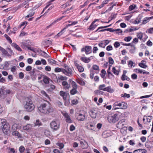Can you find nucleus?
Wrapping results in <instances>:
<instances>
[{
  "label": "nucleus",
  "instance_id": "15",
  "mask_svg": "<svg viewBox=\"0 0 153 153\" xmlns=\"http://www.w3.org/2000/svg\"><path fill=\"white\" fill-rule=\"evenodd\" d=\"M62 85L63 88L65 90H68L71 88V85L70 84L66 81H63L62 83Z\"/></svg>",
  "mask_w": 153,
  "mask_h": 153
},
{
  "label": "nucleus",
  "instance_id": "26",
  "mask_svg": "<svg viewBox=\"0 0 153 153\" xmlns=\"http://www.w3.org/2000/svg\"><path fill=\"white\" fill-rule=\"evenodd\" d=\"M152 18H153V16L149 18L146 17L144 18L143 20L142 24H146L149 21L150 19H152Z\"/></svg>",
  "mask_w": 153,
  "mask_h": 153
},
{
  "label": "nucleus",
  "instance_id": "28",
  "mask_svg": "<svg viewBox=\"0 0 153 153\" xmlns=\"http://www.w3.org/2000/svg\"><path fill=\"white\" fill-rule=\"evenodd\" d=\"M67 79V78L65 76H63L60 75L57 78V80H66Z\"/></svg>",
  "mask_w": 153,
  "mask_h": 153
},
{
  "label": "nucleus",
  "instance_id": "36",
  "mask_svg": "<svg viewBox=\"0 0 153 153\" xmlns=\"http://www.w3.org/2000/svg\"><path fill=\"white\" fill-rule=\"evenodd\" d=\"M106 87H105V84H102L100 85L99 87V89L100 90H102L105 91Z\"/></svg>",
  "mask_w": 153,
  "mask_h": 153
},
{
  "label": "nucleus",
  "instance_id": "31",
  "mask_svg": "<svg viewBox=\"0 0 153 153\" xmlns=\"http://www.w3.org/2000/svg\"><path fill=\"white\" fill-rule=\"evenodd\" d=\"M60 95L63 97L64 100H65L66 98V95L65 92L63 91H61L59 92Z\"/></svg>",
  "mask_w": 153,
  "mask_h": 153
},
{
  "label": "nucleus",
  "instance_id": "5",
  "mask_svg": "<svg viewBox=\"0 0 153 153\" xmlns=\"http://www.w3.org/2000/svg\"><path fill=\"white\" fill-rule=\"evenodd\" d=\"M0 127L6 130L10 128L9 126L7 124L6 120L5 119L1 118H0Z\"/></svg>",
  "mask_w": 153,
  "mask_h": 153
},
{
  "label": "nucleus",
  "instance_id": "51",
  "mask_svg": "<svg viewBox=\"0 0 153 153\" xmlns=\"http://www.w3.org/2000/svg\"><path fill=\"white\" fill-rule=\"evenodd\" d=\"M4 37L6 38V39L9 42L10 44H11L12 42V41L10 38L7 35L5 34L4 35Z\"/></svg>",
  "mask_w": 153,
  "mask_h": 153
},
{
  "label": "nucleus",
  "instance_id": "61",
  "mask_svg": "<svg viewBox=\"0 0 153 153\" xmlns=\"http://www.w3.org/2000/svg\"><path fill=\"white\" fill-rule=\"evenodd\" d=\"M0 51H1L3 54L7 53V51L1 46H0Z\"/></svg>",
  "mask_w": 153,
  "mask_h": 153
},
{
  "label": "nucleus",
  "instance_id": "21",
  "mask_svg": "<svg viewBox=\"0 0 153 153\" xmlns=\"http://www.w3.org/2000/svg\"><path fill=\"white\" fill-rule=\"evenodd\" d=\"M64 17V16H62L61 17L58 18L57 19L55 20L54 22H53L51 24H50L49 25L47 26L46 28H48L50 27L52 25H54L56 22L60 21Z\"/></svg>",
  "mask_w": 153,
  "mask_h": 153
},
{
  "label": "nucleus",
  "instance_id": "62",
  "mask_svg": "<svg viewBox=\"0 0 153 153\" xmlns=\"http://www.w3.org/2000/svg\"><path fill=\"white\" fill-rule=\"evenodd\" d=\"M98 45L99 47L102 48H105V45L104 44L102 41L101 43L98 44Z\"/></svg>",
  "mask_w": 153,
  "mask_h": 153
},
{
  "label": "nucleus",
  "instance_id": "34",
  "mask_svg": "<svg viewBox=\"0 0 153 153\" xmlns=\"http://www.w3.org/2000/svg\"><path fill=\"white\" fill-rule=\"evenodd\" d=\"M63 70L64 68L58 67L55 68L54 69V71L55 72H62L63 73Z\"/></svg>",
  "mask_w": 153,
  "mask_h": 153
},
{
  "label": "nucleus",
  "instance_id": "23",
  "mask_svg": "<svg viewBox=\"0 0 153 153\" xmlns=\"http://www.w3.org/2000/svg\"><path fill=\"white\" fill-rule=\"evenodd\" d=\"M123 122H124V120H122L119 122L118 124L117 125V127L119 128H121L124 125L123 123Z\"/></svg>",
  "mask_w": 153,
  "mask_h": 153
},
{
  "label": "nucleus",
  "instance_id": "52",
  "mask_svg": "<svg viewBox=\"0 0 153 153\" xmlns=\"http://www.w3.org/2000/svg\"><path fill=\"white\" fill-rule=\"evenodd\" d=\"M43 81L44 83L45 84H48L49 82L48 78L47 76L44 77Z\"/></svg>",
  "mask_w": 153,
  "mask_h": 153
},
{
  "label": "nucleus",
  "instance_id": "12",
  "mask_svg": "<svg viewBox=\"0 0 153 153\" xmlns=\"http://www.w3.org/2000/svg\"><path fill=\"white\" fill-rule=\"evenodd\" d=\"M108 120L110 123H115V114L113 113L109 114Z\"/></svg>",
  "mask_w": 153,
  "mask_h": 153
},
{
  "label": "nucleus",
  "instance_id": "13",
  "mask_svg": "<svg viewBox=\"0 0 153 153\" xmlns=\"http://www.w3.org/2000/svg\"><path fill=\"white\" fill-rule=\"evenodd\" d=\"M63 115L66 122L69 123L72 122V121L71 120L70 116L67 113H65L63 114Z\"/></svg>",
  "mask_w": 153,
  "mask_h": 153
},
{
  "label": "nucleus",
  "instance_id": "25",
  "mask_svg": "<svg viewBox=\"0 0 153 153\" xmlns=\"http://www.w3.org/2000/svg\"><path fill=\"white\" fill-rule=\"evenodd\" d=\"M134 153H145L146 150L144 149H140L135 150Z\"/></svg>",
  "mask_w": 153,
  "mask_h": 153
},
{
  "label": "nucleus",
  "instance_id": "8",
  "mask_svg": "<svg viewBox=\"0 0 153 153\" xmlns=\"http://www.w3.org/2000/svg\"><path fill=\"white\" fill-rule=\"evenodd\" d=\"M91 49L92 48L91 46H86L85 47L82 48L81 49V51L82 52L85 51L86 54L88 55L91 53Z\"/></svg>",
  "mask_w": 153,
  "mask_h": 153
},
{
  "label": "nucleus",
  "instance_id": "20",
  "mask_svg": "<svg viewBox=\"0 0 153 153\" xmlns=\"http://www.w3.org/2000/svg\"><path fill=\"white\" fill-rule=\"evenodd\" d=\"M64 17V16H62L61 17L58 18L57 19L55 20L54 22H53L51 24H50L49 25L47 26L46 28H48L50 27L52 25H54L56 22L60 21Z\"/></svg>",
  "mask_w": 153,
  "mask_h": 153
},
{
  "label": "nucleus",
  "instance_id": "55",
  "mask_svg": "<svg viewBox=\"0 0 153 153\" xmlns=\"http://www.w3.org/2000/svg\"><path fill=\"white\" fill-rule=\"evenodd\" d=\"M4 69L7 68L9 65V64L7 62H5L3 64Z\"/></svg>",
  "mask_w": 153,
  "mask_h": 153
},
{
  "label": "nucleus",
  "instance_id": "46",
  "mask_svg": "<svg viewBox=\"0 0 153 153\" xmlns=\"http://www.w3.org/2000/svg\"><path fill=\"white\" fill-rule=\"evenodd\" d=\"M141 21V19L140 17H138L134 21V23L135 24H139Z\"/></svg>",
  "mask_w": 153,
  "mask_h": 153
},
{
  "label": "nucleus",
  "instance_id": "1",
  "mask_svg": "<svg viewBox=\"0 0 153 153\" xmlns=\"http://www.w3.org/2000/svg\"><path fill=\"white\" fill-rule=\"evenodd\" d=\"M43 101V102L38 107V109L43 114L49 115L54 112V109L48 101L45 100Z\"/></svg>",
  "mask_w": 153,
  "mask_h": 153
},
{
  "label": "nucleus",
  "instance_id": "63",
  "mask_svg": "<svg viewBox=\"0 0 153 153\" xmlns=\"http://www.w3.org/2000/svg\"><path fill=\"white\" fill-rule=\"evenodd\" d=\"M25 150V148L22 146H21L19 149V151L21 153L24 152Z\"/></svg>",
  "mask_w": 153,
  "mask_h": 153
},
{
  "label": "nucleus",
  "instance_id": "2",
  "mask_svg": "<svg viewBox=\"0 0 153 153\" xmlns=\"http://www.w3.org/2000/svg\"><path fill=\"white\" fill-rule=\"evenodd\" d=\"M25 110L27 112H31L35 108V105L31 100L27 98L26 101V103L24 106Z\"/></svg>",
  "mask_w": 153,
  "mask_h": 153
},
{
  "label": "nucleus",
  "instance_id": "9",
  "mask_svg": "<svg viewBox=\"0 0 153 153\" xmlns=\"http://www.w3.org/2000/svg\"><path fill=\"white\" fill-rule=\"evenodd\" d=\"M97 109H93L90 111L89 114L92 118H95L97 116Z\"/></svg>",
  "mask_w": 153,
  "mask_h": 153
},
{
  "label": "nucleus",
  "instance_id": "19",
  "mask_svg": "<svg viewBox=\"0 0 153 153\" xmlns=\"http://www.w3.org/2000/svg\"><path fill=\"white\" fill-rule=\"evenodd\" d=\"M80 59L83 62L86 63L89 62L91 61V59L90 58L86 57H82L80 58Z\"/></svg>",
  "mask_w": 153,
  "mask_h": 153
},
{
  "label": "nucleus",
  "instance_id": "29",
  "mask_svg": "<svg viewBox=\"0 0 153 153\" xmlns=\"http://www.w3.org/2000/svg\"><path fill=\"white\" fill-rule=\"evenodd\" d=\"M76 82L81 85H84L85 84V82L82 79H77Z\"/></svg>",
  "mask_w": 153,
  "mask_h": 153
},
{
  "label": "nucleus",
  "instance_id": "50",
  "mask_svg": "<svg viewBox=\"0 0 153 153\" xmlns=\"http://www.w3.org/2000/svg\"><path fill=\"white\" fill-rule=\"evenodd\" d=\"M27 22L26 21H25L22 23L21 25L19 26V27L20 28L22 27L23 26L25 25V26L24 27V28H25V26L27 25Z\"/></svg>",
  "mask_w": 153,
  "mask_h": 153
},
{
  "label": "nucleus",
  "instance_id": "33",
  "mask_svg": "<svg viewBox=\"0 0 153 153\" xmlns=\"http://www.w3.org/2000/svg\"><path fill=\"white\" fill-rule=\"evenodd\" d=\"M111 65H110L109 68L107 70V73L108 74V77L109 78H112V77H114V76L111 73L110 71V69L111 66Z\"/></svg>",
  "mask_w": 153,
  "mask_h": 153
},
{
  "label": "nucleus",
  "instance_id": "56",
  "mask_svg": "<svg viewBox=\"0 0 153 153\" xmlns=\"http://www.w3.org/2000/svg\"><path fill=\"white\" fill-rule=\"evenodd\" d=\"M77 68H78V71L81 72H83L84 71V68L81 66L79 65L78 66Z\"/></svg>",
  "mask_w": 153,
  "mask_h": 153
},
{
  "label": "nucleus",
  "instance_id": "37",
  "mask_svg": "<svg viewBox=\"0 0 153 153\" xmlns=\"http://www.w3.org/2000/svg\"><path fill=\"white\" fill-rule=\"evenodd\" d=\"M42 125V123L41 122H40L39 120H36V122L34 123L35 126H39Z\"/></svg>",
  "mask_w": 153,
  "mask_h": 153
},
{
  "label": "nucleus",
  "instance_id": "11",
  "mask_svg": "<svg viewBox=\"0 0 153 153\" xmlns=\"http://www.w3.org/2000/svg\"><path fill=\"white\" fill-rule=\"evenodd\" d=\"M111 26V25H108V26H106L104 27H99L98 29H97V30L96 31V32H97L99 30V32H103L104 31L106 30L107 31H109L110 32H111L112 31V29L111 28H108V29H102L101 30H100V29H102L104 28H105L106 27H110Z\"/></svg>",
  "mask_w": 153,
  "mask_h": 153
},
{
  "label": "nucleus",
  "instance_id": "16",
  "mask_svg": "<svg viewBox=\"0 0 153 153\" xmlns=\"http://www.w3.org/2000/svg\"><path fill=\"white\" fill-rule=\"evenodd\" d=\"M134 71L136 73H142L143 74H149V72L146 71L145 70H141L140 69H135L134 70Z\"/></svg>",
  "mask_w": 153,
  "mask_h": 153
},
{
  "label": "nucleus",
  "instance_id": "27",
  "mask_svg": "<svg viewBox=\"0 0 153 153\" xmlns=\"http://www.w3.org/2000/svg\"><path fill=\"white\" fill-rule=\"evenodd\" d=\"M32 125L31 124H28L24 126L23 127V128L24 130H28L30 129L32 127Z\"/></svg>",
  "mask_w": 153,
  "mask_h": 153
},
{
  "label": "nucleus",
  "instance_id": "6",
  "mask_svg": "<svg viewBox=\"0 0 153 153\" xmlns=\"http://www.w3.org/2000/svg\"><path fill=\"white\" fill-rule=\"evenodd\" d=\"M75 116L77 120L81 121H84L85 118V115L84 113H77Z\"/></svg>",
  "mask_w": 153,
  "mask_h": 153
},
{
  "label": "nucleus",
  "instance_id": "17",
  "mask_svg": "<svg viewBox=\"0 0 153 153\" xmlns=\"http://www.w3.org/2000/svg\"><path fill=\"white\" fill-rule=\"evenodd\" d=\"M122 115V114L121 112H119L118 111H115V121H118Z\"/></svg>",
  "mask_w": 153,
  "mask_h": 153
},
{
  "label": "nucleus",
  "instance_id": "18",
  "mask_svg": "<svg viewBox=\"0 0 153 153\" xmlns=\"http://www.w3.org/2000/svg\"><path fill=\"white\" fill-rule=\"evenodd\" d=\"M35 12L32 10H30L28 12L27 15L25 16V19H27L29 17L33 16Z\"/></svg>",
  "mask_w": 153,
  "mask_h": 153
},
{
  "label": "nucleus",
  "instance_id": "59",
  "mask_svg": "<svg viewBox=\"0 0 153 153\" xmlns=\"http://www.w3.org/2000/svg\"><path fill=\"white\" fill-rule=\"evenodd\" d=\"M122 31L120 29H115V33L119 34H122Z\"/></svg>",
  "mask_w": 153,
  "mask_h": 153
},
{
  "label": "nucleus",
  "instance_id": "10",
  "mask_svg": "<svg viewBox=\"0 0 153 153\" xmlns=\"http://www.w3.org/2000/svg\"><path fill=\"white\" fill-rule=\"evenodd\" d=\"M80 146L83 149H85L88 148V145L86 141L84 140H82L80 141Z\"/></svg>",
  "mask_w": 153,
  "mask_h": 153
},
{
  "label": "nucleus",
  "instance_id": "43",
  "mask_svg": "<svg viewBox=\"0 0 153 153\" xmlns=\"http://www.w3.org/2000/svg\"><path fill=\"white\" fill-rule=\"evenodd\" d=\"M136 7V5L133 4L130 5L128 9L129 10L131 11L135 9Z\"/></svg>",
  "mask_w": 153,
  "mask_h": 153
},
{
  "label": "nucleus",
  "instance_id": "35",
  "mask_svg": "<svg viewBox=\"0 0 153 153\" xmlns=\"http://www.w3.org/2000/svg\"><path fill=\"white\" fill-rule=\"evenodd\" d=\"M105 91L109 93H112L114 91V90L113 89H112L110 86H108L106 87Z\"/></svg>",
  "mask_w": 153,
  "mask_h": 153
},
{
  "label": "nucleus",
  "instance_id": "57",
  "mask_svg": "<svg viewBox=\"0 0 153 153\" xmlns=\"http://www.w3.org/2000/svg\"><path fill=\"white\" fill-rule=\"evenodd\" d=\"M17 68L16 66H13L10 68L11 71L13 73L16 70Z\"/></svg>",
  "mask_w": 153,
  "mask_h": 153
},
{
  "label": "nucleus",
  "instance_id": "45",
  "mask_svg": "<svg viewBox=\"0 0 153 153\" xmlns=\"http://www.w3.org/2000/svg\"><path fill=\"white\" fill-rule=\"evenodd\" d=\"M71 84L73 87V88H77V85L76 83L75 82L73 81H72Z\"/></svg>",
  "mask_w": 153,
  "mask_h": 153
},
{
  "label": "nucleus",
  "instance_id": "30",
  "mask_svg": "<svg viewBox=\"0 0 153 153\" xmlns=\"http://www.w3.org/2000/svg\"><path fill=\"white\" fill-rule=\"evenodd\" d=\"M48 62L51 65H53L56 64V61L51 59L49 58L48 60Z\"/></svg>",
  "mask_w": 153,
  "mask_h": 153
},
{
  "label": "nucleus",
  "instance_id": "14",
  "mask_svg": "<svg viewBox=\"0 0 153 153\" xmlns=\"http://www.w3.org/2000/svg\"><path fill=\"white\" fill-rule=\"evenodd\" d=\"M38 53L41 56H43L45 58H49L50 56L45 51L41 50L39 49L37 51Z\"/></svg>",
  "mask_w": 153,
  "mask_h": 153
},
{
  "label": "nucleus",
  "instance_id": "58",
  "mask_svg": "<svg viewBox=\"0 0 153 153\" xmlns=\"http://www.w3.org/2000/svg\"><path fill=\"white\" fill-rule=\"evenodd\" d=\"M129 143L131 146H134L135 144V141L134 140H131L129 141Z\"/></svg>",
  "mask_w": 153,
  "mask_h": 153
},
{
  "label": "nucleus",
  "instance_id": "44",
  "mask_svg": "<svg viewBox=\"0 0 153 153\" xmlns=\"http://www.w3.org/2000/svg\"><path fill=\"white\" fill-rule=\"evenodd\" d=\"M41 93L42 94V96H43L44 97H45L46 98H48L49 100L50 99V98L48 95L46 93L45 91H41Z\"/></svg>",
  "mask_w": 153,
  "mask_h": 153
},
{
  "label": "nucleus",
  "instance_id": "4",
  "mask_svg": "<svg viewBox=\"0 0 153 153\" xmlns=\"http://www.w3.org/2000/svg\"><path fill=\"white\" fill-rule=\"evenodd\" d=\"M127 103L123 102H117V104H115V111L118 109H125L127 108Z\"/></svg>",
  "mask_w": 153,
  "mask_h": 153
},
{
  "label": "nucleus",
  "instance_id": "22",
  "mask_svg": "<svg viewBox=\"0 0 153 153\" xmlns=\"http://www.w3.org/2000/svg\"><path fill=\"white\" fill-rule=\"evenodd\" d=\"M11 46L14 47L16 50L19 51H22V49L20 48L19 46L16 43L13 42L11 44Z\"/></svg>",
  "mask_w": 153,
  "mask_h": 153
},
{
  "label": "nucleus",
  "instance_id": "60",
  "mask_svg": "<svg viewBox=\"0 0 153 153\" xmlns=\"http://www.w3.org/2000/svg\"><path fill=\"white\" fill-rule=\"evenodd\" d=\"M108 60H109L108 62L111 65H112L114 63V61L113 59L111 57H109Z\"/></svg>",
  "mask_w": 153,
  "mask_h": 153
},
{
  "label": "nucleus",
  "instance_id": "64",
  "mask_svg": "<svg viewBox=\"0 0 153 153\" xmlns=\"http://www.w3.org/2000/svg\"><path fill=\"white\" fill-rule=\"evenodd\" d=\"M131 39L132 37L131 36H128L126 37L124 39V40L126 42H129Z\"/></svg>",
  "mask_w": 153,
  "mask_h": 153
},
{
  "label": "nucleus",
  "instance_id": "38",
  "mask_svg": "<svg viewBox=\"0 0 153 153\" xmlns=\"http://www.w3.org/2000/svg\"><path fill=\"white\" fill-rule=\"evenodd\" d=\"M21 45L23 49H25L26 48H27L28 49H30V48L27 47V44L26 43L24 42H22L21 43Z\"/></svg>",
  "mask_w": 153,
  "mask_h": 153
},
{
  "label": "nucleus",
  "instance_id": "40",
  "mask_svg": "<svg viewBox=\"0 0 153 153\" xmlns=\"http://www.w3.org/2000/svg\"><path fill=\"white\" fill-rule=\"evenodd\" d=\"M94 73L95 71H94V70H93V69H91L90 70V77L91 79H93Z\"/></svg>",
  "mask_w": 153,
  "mask_h": 153
},
{
  "label": "nucleus",
  "instance_id": "39",
  "mask_svg": "<svg viewBox=\"0 0 153 153\" xmlns=\"http://www.w3.org/2000/svg\"><path fill=\"white\" fill-rule=\"evenodd\" d=\"M44 134L45 135L48 137L51 135V132L48 130H45L44 131Z\"/></svg>",
  "mask_w": 153,
  "mask_h": 153
},
{
  "label": "nucleus",
  "instance_id": "32",
  "mask_svg": "<svg viewBox=\"0 0 153 153\" xmlns=\"http://www.w3.org/2000/svg\"><path fill=\"white\" fill-rule=\"evenodd\" d=\"M76 89L77 88H73L70 91V94L72 95H74L76 94L78 92Z\"/></svg>",
  "mask_w": 153,
  "mask_h": 153
},
{
  "label": "nucleus",
  "instance_id": "54",
  "mask_svg": "<svg viewBox=\"0 0 153 153\" xmlns=\"http://www.w3.org/2000/svg\"><path fill=\"white\" fill-rule=\"evenodd\" d=\"M143 33L141 32H140L139 33H138L137 34V37L140 39H141L143 37Z\"/></svg>",
  "mask_w": 153,
  "mask_h": 153
},
{
  "label": "nucleus",
  "instance_id": "3",
  "mask_svg": "<svg viewBox=\"0 0 153 153\" xmlns=\"http://www.w3.org/2000/svg\"><path fill=\"white\" fill-rule=\"evenodd\" d=\"M60 123L58 120H54L52 121L50 124V128L53 131L58 130L60 128Z\"/></svg>",
  "mask_w": 153,
  "mask_h": 153
},
{
  "label": "nucleus",
  "instance_id": "48",
  "mask_svg": "<svg viewBox=\"0 0 153 153\" xmlns=\"http://www.w3.org/2000/svg\"><path fill=\"white\" fill-rule=\"evenodd\" d=\"M139 65L141 68H146L147 66L146 65H145L144 63H140L139 64Z\"/></svg>",
  "mask_w": 153,
  "mask_h": 153
},
{
  "label": "nucleus",
  "instance_id": "49",
  "mask_svg": "<svg viewBox=\"0 0 153 153\" xmlns=\"http://www.w3.org/2000/svg\"><path fill=\"white\" fill-rule=\"evenodd\" d=\"M134 64V63L132 61L130 60L129 61L128 64V66L131 68L133 67L134 66V65H133Z\"/></svg>",
  "mask_w": 153,
  "mask_h": 153
},
{
  "label": "nucleus",
  "instance_id": "53",
  "mask_svg": "<svg viewBox=\"0 0 153 153\" xmlns=\"http://www.w3.org/2000/svg\"><path fill=\"white\" fill-rule=\"evenodd\" d=\"M92 68L93 70H94L98 71L99 70V66L97 65H94L92 66Z\"/></svg>",
  "mask_w": 153,
  "mask_h": 153
},
{
  "label": "nucleus",
  "instance_id": "42",
  "mask_svg": "<svg viewBox=\"0 0 153 153\" xmlns=\"http://www.w3.org/2000/svg\"><path fill=\"white\" fill-rule=\"evenodd\" d=\"M56 145L59 147V149H62L64 146V144L62 143H56Z\"/></svg>",
  "mask_w": 153,
  "mask_h": 153
},
{
  "label": "nucleus",
  "instance_id": "24",
  "mask_svg": "<svg viewBox=\"0 0 153 153\" xmlns=\"http://www.w3.org/2000/svg\"><path fill=\"white\" fill-rule=\"evenodd\" d=\"M95 22L96 20H94V22L92 23L91 25L90 26L89 29L90 30H93L97 27V25L94 24V23Z\"/></svg>",
  "mask_w": 153,
  "mask_h": 153
},
{
  "label": "nucleus",
  "instance_id": "7",
  "mask_svg": "<svg viewBox=\"0 0 153 153\" xmlns=\"http://www.w3.org/2000/svg\"><path fill=\"white\" fill-rule=\"evenodd\" d=\"M73 72L71 68H70L69 67L66 69L64 68L63 74L67 76H71Z\"/></svg>",
  "mask_w": 153,
  "mask_h": 153
},
{
  "label": "nucleus",
  "instance_id": "47",
  "mask_svg": "<svg viewBox=\"0 0 153 153\" xmlns=\"http://www.w3.org/2000/svg\"><path fill=\"white\" fill-rule=\"evenodd\" d=\"M121 79L123 81H124L125 80L129 81L130 80V78L128 76L125 75V76H122Z\"/></svg>",
  "mask_w": 153,
  "mask_h": 153
},
{
  "label": "nucleus",
  "instance_id": "41",
  "mask_svg": "<svg viewBox=\"0 0 153 153\" xmlns=\"http://www.w3.org/2000/svg\"><path fill=\"white\" fill-rule=\"evenodd\" d=\"M121 97H123L125 99L126 98H128L130 97V95L129 94H127L126 93H125L124 94H121Z\"/></svg>",
  "mask_w": 153,
  "mask_h": 153
}]
</instances>
